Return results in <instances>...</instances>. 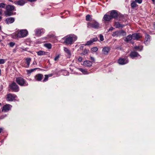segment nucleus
<instances>
[{"instance_id":"f257e3e1","label":"nucleus","mask_w":155,"mask_h":155,"mask_svg":"<svg viewBox=\"0 0 155 155\" xmlns=\"http://www.w3.org/2000/svg\"><path fill=\"white\" fill-rule=\"evenodd\" d=\"M28 34V31L26 29H22L12 34V36L13 38L15 39L21 38L26 36Z\"/></svg>"},{"instance_id":"f03ea898","label":"nucleus","mask_w":155,"mask_h":155,"mask_svg":"<svg viewBox=\"0 0 155 155\" xmlns=\"http://www.w3.org/2000/svg\"><path fill=\"white\" fill-rule=\"evenodd\" d=\"M64 43L67 45H71L77 39V37L74 35H68L63 39Z\"/></svg>"},{"instance_id":"7ed1b4c3","label":"nucleus","mask_w":155,"mask_h":155,"mask_svg":"<svg viewBox=\"0 0 155 155\" xmlns=\"http://www.w3.org/2000/svg\"><path fill=\"white\" fill-rule=\"evenodd\" d=\"M15 7L13 5H8L6 7V11L5 12L6 15L10 16L13 15L12 12L15 9Z\"/></svg>"},{"instance_id":"20e7f679","label":"nucleus","mask_w":155,"mask_h":155,"mask_svg":"<svg viewBox=\"0 0 155 155\" xmlns=\"http://www.w3.org/2000/svg\"><path fill=\"white\" fill-rule=\"evenodd\" d=\"M126 33L123 30L117 31L113 33L112 36L114 37L124 36L126 35Z\"/></svg>"},{"instance_id":"39448f33","label":"nucleus","mask_w":155,"mask_h":155,"mask_svg":"<svg viewBox=\"0 0 155 155\" xmlns=\"http://www.w3.org/2000/svg\"><path fill=\"white\" fill-rule=\"evenodd\" d=\"M99 24L96 21L88 22L87 23V27L89 28L98 29L99 28Z\"/></svg>"},{"instance_id":"423d86ee","label":"nucleus","mask_w":155,"mask_h":155,"mask_svg":"<svg viewBox=\"0 0 155 155\" xmlns=\"http://www.w3.org/2000/svg\"><path fill=\"white\" fill-rule=\"evenodd\" d=\"M16 81L18 84L21 86H27L28 84L27 83H26L25 81L21 78L18 77L16 78Z\"/></svg>"},{"instance_id":"0eeeda50","label":"nucleus","mask_w":155,"mask_h":155,"mask_svg":"<svg viewBox=\"0 0 155 155\" xmlns=\"http://www.w3.org/2000/svg\"><path fill=\"white\" fill-rule=\"evenodd\" d=\"M10 88L15 92H18L19 90L18 86L15 82H12L9 85Z\"/></svg>"},{"instance_id":"6e6552de","label":"nucleus","mask_w":155,"mask_h":155,"mask_svg":"<svg viewBox=\"0 0 155 155\" xmlns=\"http://www.w3.org/2000/svg\"><path fill=\"white\" fill-rule=\"evenodd\" d=\"M12 106L9 104H6L4 105L2 108V111L4 112H6L9 110Z\"/></svg>"},{"instance_id":"1a4fd4ad","label":"nucleus","mask_w":155,"mask_h":155,"mask_svg":"<svg viewBox=\"0 0 155 155\" xmlns=\"http://www.w3.org/2000/svg\"><path fill=\"white\" fill-rule=\"evenodd\" d=\"M117 62L120 64L124 65L127 63L128 62V60L126 58H119L117 61Z\"/></svg>"},{"instance_id":"9d476101","label":"nucleus","mask_w":155,"mask_h":155,"mask_svg":"<svg viewBox=\"0 0 155 155\" xmlns=\"http://www.w3.org/2000/svg\"><path fill=\"white\" fill-rule=\"evenodd\" d=\"M16 97V95L9 94L7 95V100L8 101H12Z\"/></svg>"},{"instance_id":"9b49d317","label":"nucleus","mask_w":155,"mask_h":155,"mask_svg":"<svg viewBox=\"0 0 155 155\" xmlns=\"http://www.w3.org/2000/svg\"><path fill=\"white\" fill-rule=\"evenodd\" d=\"M35 34L36 35L40 36L44 32V29L43 28L41 29H37L35 31Z\"/></svg>"},{"instance_id":"f8f14e48","label":"nucleus","mask_w":155,"mask_h":155,"mask_svg":"<svg viewBox=\"0 0 155 155\" xmlns=\"http://www.w3.org/2000/svg\"><path fill=\"white\" fill-rule=\"evenodd\" d=\"M15 18L12 17H9L6 18L5 20L7 24H9L13 23L15 21Z\"/></svg>"},{"instance_id":"ddd939ff","label":"nucleus","mask_w":155,"mask_h":155,"mask_svg":"<svg viewBox=\"0 0 155 155\" xmlns=\"http://www.w3.org/2000/svg\"><path fill=\"white\" fill-rule=\"evenodd\" d=\"M112 19L113 18H115L118 16V14L115 10H112L110 13V15Z\"/></svg>"},{"instance_id":"4468645a","label":"nucleus","mask_w":155,"mask_h":155,"mask_svg":"<svg viewBox=\"0 0 155 155\" xmlns=\"http://www.w3.org/2000/svg\"><path fill=\"white\" fill-rule=\"evenodd\" d=\"M13 3L15 5L20 6H22L25 3V2L24 0H19L18 1H15Z\"/></svg>"},{"instance_id":"2eb2a0df","label":"nucleus","mask_w":155,"mask_h":155,"mask_svg":"<svg viewBox=\"0 0 155 155\" xmlns=\"http://www.w3.org/2000/svg\"><path fill=\"white\" fill-rule=\"evenodd\" d=\"M111 19L110 15L107 14L105 15L103 18V20L106 21H110Z\"/></svg>"},{"instance_id":"dca6fc26","label":"nucleus","mask_w":155,"mask_h":155,"mask_svg":"<svg viewBox=\"0 0 155 155\" xmlns=\"http://www.w3.org/2000/svg\"><path fill=\"white\" fill-rule=\"evenodd\" d=\"M133 40H138L141 37L140 34L139 33H134L132 35Z\"/></svg>"},{"instance_id":"f3484780","label":"nucleus","mask_w":155,"mask_h":155,"mask_svg":"<svg viewBox=\"0 0 155 155\" xmlns=\"http://www.w3.org/2000/svg\"><path fill=\"white\" fill-rule=\"evenodd\" d=\"M84 65L86 67H89L92 66V63L91 61L87 60L84 62Z\"/></svg>"},{"instance_id":"a211bd4d","label":"nucleus","mask_w":155,"mask_h":155,"mask_svg":"<svg viewBox=\"0 0 155 155\" xmlns=\"http://www.w3.org/2000/svg\"><path fill=\"white\" fill-rule=\"evenodd\" d=\"M43 76L42 74H38L35 76V78L36 81H40L42 80Z\"/></svg>"},{"instance_id":"6ab92c4d","label":"nucleus","mask_w":155,"mask_h":155,"mask_svg":"<svg viewBox=\"0 0 155 155\" xmlns=\"http://www.w3.org/2000/svg\"><path fill=\"white\" fill-rule=\"evenodd\" d=\"M110 50V48L108 47H106L103 48L102 52L103 54H107Z\"/></svg>"},{"instance_id":"aec40b11","label":"nucleus","mask_w":155,"mask_h":155,"mask_svg":"<svg viewBox=\"0 0 155 155\" xmlns=\"http://www.w3.org/2000/svg\"><path fill=\"white\" fill-rule=\"evenodd\" d=\"M150 35H149L147 34L146 35L145 40L144 41L145 44L147 45L149 43L150 41Z\"/></svg>"},{"instance_id":"412c9836","label":"nucleus","mask_w":155,"mask_h":155,"mask_svg":"<svg viewBox=\"0 0 155 155\" xmlns=\"http://www.w3.org/2000/svg\"><path fill=\"white\" fill-rule=\"evenodd\" d=\"M64 50L67 54V57L70 58L71 55V54L70 50L66 47H64Z\"/></svg>"},{"instance_id":"4be33fe9","label":"nucleus","mask_w":155,"mask_h":155,"mask_svg":"<svg viewBox=\"0 0 155 155\" xmlns=\"http://www.w3.org/2000/svg\"><path fill=\"white\" fill-rule=\"evenodd\" d=\"M114 26L116 28H123L124 26V25H122L120 24L119 22H115L114 25Z\"/></svg>"},{"instance_id":"5701e85b","label":"nucleus","mask_w":155,"mask_h":155,"mask_svg":"<svg viewBox=\"0 0 155 155\" xmlns=\"http://www.w3.org/2000/svg\"><path fill=\"white\" fill-rule=\"evenodd\" d=\"M139 55L138 53L134 51L132 52L130 54V56L132 58L137 57Z\"/></svg>"},{"instance_id":"b1692460","label":"nucleus","mask_w":155,"mask_h":155,"mask_svg":"<svg viewBox=\"0 0 155 155\" xmlns=\"http://www.w3.org/2000/svg\"><path fill=\"white\" fill-rule=\"evenodd\" d=\"M26 63L27 64L26 65H25V67L26 68H28L30 65V62L31 61V59L30 58H27L25 59Z\"/></svg>"},{"instance_id":"393cba45","label":"nucleus","mask_w":155,"mask_h":155,"mask_svg":"<svg viewBox=\"0 0 155 155\" xmlns=\"http://www.w3.org/2000/svg\"><path fill=\"white\" fill-rule=\"evenodd\" d=\"M133 39L132 35H129L127 37H126L124 41L127 42H128L132 39Z\"/></svg>"},{"instance_id":"a878e982","label":"nucleus","mask_w":155,"mask_h":155,"mask_svg":"<svg viewBox=\"0 0 155 155\" xmlns=\"http://www.w3.org/2000/svg\"><path fill=\"white\" fill-rule=\"evenodd\" d=\"M130 6L132 8H134L137 7L138 5L136 4V2L134 1L131 3Z\"/></svg>"},{"instance_id":"bb28decb","label":"nucleus","mask_w":155,"mask_h":155,"mask_svg":"<svg viewBox=\"0 0 155 155\" xmlns=\"http://www.w3.org/2000/svg\"><path fill=\"white\" fill-rule=\"evenodd\" d=\"M79 70L81 72L84 74H88L89 73L87 72V71L85 69H83L82 68H80Z\"/></svg>"},{"instance_id":"cd10ccee","label":"nucleus","mask_w":155,"mask_h":155,"mask_svg":"<svg viewBox=\"0 0 155 155\" xmlns=\"http://www.w3.org/2000/svg\"><path fill=\"white\" fill-rule=\"evenodd\" d=\"M38 55H45V52L42 51H40L37 52Z\"/></svg>"},{"instance_id":"c85d7f7f","label":"nucleus","mask_w":155,"mask_h":155,"mask_svg":"<svg viewBox=\"0 0 155 155\" xmlns=\"http://www.w3.org/2000/svg\"><path fill=\"white\" fill-rule=\"evenodd\" d=\"M44 46L48 49H51V45L50 43L45 44Z\"/></svg>"},{"instance_id":"c756f323","label":"nucleus","mask_w":155,"mask_h":155,"mask_svg":"<svg viewBox=\"0 0 155 155\" xmlns=\"http://www.w3.org/2000/svg\"><path fill=\"white\" fill-rule=\"evenodd\" d=\"M134 48L136 49H139L141 51L143 49V47L142 46H136L134 47Z\"/></svg>"},{"instance_id":"7c9ffc66","label":"nucleus","mask_w":155,"mask_h":155,"mask_svg":"<svg viewBox=\"0 0 155 155\" xmlns=\"http://www.w3.org/2000/svg\"><path fill=\"white\" fill-rule=\"evenodd\" d=\"M89 50L87 49H85L84 52L81 54L82 55H85L88 53Z\"/></svg>"},{"instance_id":"2f4dec72","label":"nucleus","mask_w":155,"mask_h":155,"mask_svg":"<svg viewBox=\"0 0 155 155\" xmlns=\"http://www.w3.org/2000/svg\"><path fill=\"white\" fill-rule=\"evenodd\" d=\"M98 50V48L96 47H94L92 48L91 49V51H92L93 52H96Z\"/></svg>"},{"instance_id":"473e14b6","label":"nucleus","mask_w":155,"mask_h":155,"mask_svg":"<svg viewBox=\"0 0 155 155\" xmlns=\"http://www.w3.org/2000/svg\"><path fill=\"white\" fill-rule=\"evenodd\" d=\"M91 18V16L90 15H88L86 17V20L87 21H89Z\"/></svg>"},{"instance_id":"72a5a7b5","label":"nucleus","mask_w":155,"mask_h":155,"mask_svg":"<svg viewBox=\"0 0 155 155\" xmlns=\"http://www.w3.org/2000/svg\"><path fill=\"white\" fill-rule=\"evenodd\" d=\"M48 75H45V78L43 81L44 82L46 81H47L48 80Z\"/></svg>"},{"instance_id":"f704fd0d","label":"nucleus","mask_w":155,"mask_h":155,"mask_svg":"<svg viewBox=\"0 0 155 155\" xmlns=\"http://www.w3.org/2000/svg\"><path fill=\"white\" fill-rule=\"evenodd\" d=\"M92 43V41L91 40L90 41H88L85 45H89L91 44Z\"/></svg>"},{"instance_id":"c9c22d12","label":"nucleus","mask_w":155,"mask_h":155,"mask_svg":"<svg viewBox=\"0 0 155 155\" xmlns=\"http://www.w3.org/2000/svg\"><path fill=\"white\" fill-rule=\"evenodd\" d=\"M5 4L3 3H0V7L4 8H5Z\"/></svg>"},{"instance_id":"e433bc0d","label":"nucleus","mask_w":155,"mask_h":155,"mask_svg":"<svg viewBox=\"0 0 155 155\" xmlns=\"http://www.w3.org/2000/svg\"><path fill=\"white\" fill-rule=\"evenodd\" d=\"M100 40L101 41H102L104 40V37L103 35H99Z\"/></svg>"},{"instance_id":"4c0bfd02","label":"nucleus","mask_w":155,"mask_h":155,"mask_svg":"<svg viewBox=\"0 0 155 155\" xmlns=\"http://www.w3.org/2000/svg\"><path fill=\"white\" fill-rule=\"evenodd\" d=\"M5 62V61L4 59H0V64H3Z\"/></svg>"},{"instance_id":"58836bf2","label":"nucleus","mask_w":155,"mask_h":155,"mask_svg":"<svg viewBox=\"0 0 155 155\" xmlns=\"http://www.w3.org/2000/svg\"><path fill=\"white\" fill-rule=\"evenodd\" d=\"M60 55L58 54V55H57L54 58V60L55 61H57L58 60V59L60 57Z\"/></svg>"},{"instance_id":"ea45409f","label":"nucleus","mask_w":155,"mask_h":155,"mask_svg":"<svg viewBox=\"0 0 155 155\" xmlns=\"http://www.w3.org/2000/svg\"><path fill=\"white\" fill-rule=\"evenodd\" d=\"M15 45V43L13 42H11L9 43V45L10 47H13Z\"/></svg>"},{"instance_id":"a19ab883","label":"nucleus","mask_w":155,"mask_h":155,"mask_svg":"<svg viewBox=\"0 0 155 155\" xmlns=\"http://www.w3.org/2000/svg\"><path fill=\"white\" fill-rule=\"evenodd\" d=\"M97 40L98 38H97V37L94 38L92 39H91L92 41V43L94 42L97 41Z\"/></svg>"},{"instance_id":"79ce46f5","label":"nucleus","mask_w":155,"mask_h":155,"mask_svg":"<svg viewBox=\"0 0 155 155\" xmlns=\"http://www.w3.org/2000/svg\"><path fill=\"white\" fill-rule=\"evenodd\" d=\"M135 1L136 3H137L138 4H141L142 2V0H135Z\"/></svg>"},{"instance_id":"37998d69","label":"nucleus","mask_w":155,"mask_h":155,"mask_svg":"<svg viewBox=\"0 0 155 155\" xmlns=\"http://www.w3.org/2000/svg\"><path fill=\"white\" fill-rule=\"evenodd\" d=\"M6 117V115L5 114L0 116V120L4 119Z\"/></svg>"},{"instance_id":"c03bdc74","label":"nucleus","mask_w":155,"mask_h":155,"mask_svg":"<svg viewBox=\"0 0 155 155\" xmlns=\"http://www.w3.org/2000/svg\"><path fill=\"white\" fill-rule=\"evenodd\" d=\"M90 59L93 62H94L95 61L94 58L92 57H90Z\"/></svg>"},{"instance_id":"a18cd8bd","label":"nucleus","mask_w":155,"mask_h":155,"mask_svg":"<svg viewBox=\"0 0 155 155\" xmlns=\"http://www.w3.org/2000/svg\"><path fill=\"white\" fill-rule=\"evenodd\" d=\"M114 28L113 27H111L108 30V31H111L114 29Z\"/></svg>"},{"instance_id":"49530a36","label":"nucleus","mask_w":155,"mask_h":155,"mask_svg":"<svg viewBox=\"0 0 155 155\" xmlns=\"http://www.w3.org/2000/svg\"><path fill=\"white\" fill-rule=\"evenodd\" d=\"M78 61L79 62H81L82 61V58L81 57H79L78 58Z\"/></svg>"},{"instance_id":"de8ad7c7","label":"nucleus","mask_w":155,"mask_h":155,"mask_svg":"<svg viewBox=\"0 0 155 155\" xmlns=\"http://www.w3.org/2000/svg\"><path fill=\"white\" fill-rule=\"evenodd\" d=\"M26 71H27V73L28 74H30L31 73L30 71V70H26Z\"/></svg>"},{"instance_id":"09e8293b","label":"nucleus","mask_w":155,"mask_h":155,"mask_svg":"<svg viewBox=\"0 0 155 155\" xmlns=\"http://www.w3.org/2000/svg\"><path fill=\"white\" fill-rule=\"evenodd\" d=\"M37 69V68H34V69H32L30 70V71H31V72H32L33 71H35V70Z\"/></svg>"},{"instance_id":"8fccbe9b","label":"nucleus","mask_w":155,"mask_h":155,"mask_svg":"<svg viewBox=\"0 0 155 155\" xmlns=\"http://www.w3.org/2000/svg\"><path fill=\"white\" fill-rule=\"evenodd\" d=\"M36 0H28V1L29 2H35V1H36Z\"/></svg>"},{"instance_id":"3c124183","label":"nucleus","mask_w":155,"mask_h":155,"mask_svg":"<svg viewBox=\"0 0 155 155\" xmlns=\"http://www.w3.org/2000/svg\"><path fill=\"white\" fill-rule=\"evenodd\" d=\"M3 130V129L2 128H0V134L1 133Z\"/></svg>"},{"instance_id":"603ef678","label":"nucleus","mask_w":155,"mask_h":155,"mask_svg":"<svg viewBox=\"0 0 155 155\" xmlns=\"http://www.w3.org/2000/svg\"><path fill=\"white\" fill-rule=\"evenodd\" d=\"M152 1L153 2V3L154 4H155V0H152Z\"/></svg>"},{"instance_id":"864d4df0","label":"nucleus","mask_w":155,"mask_h":155,"mask_svg":"<svg viewBox=\"0 0 155 155\" xmlns=\"http://www.w3.org/2000/svg\"><path fill=\"white\" fill-rule=\"evenodd\" d=\"M9 2H13V1H12V0H9Z\"/></svg>"},{"instance_id":"5fc2aeb1","label":"nucleus","mask_w":155,"mask_h":155,"mask_svg":"<svg viewBox=\"0 0 155 155\" xmlns=\"http://www.w3.org/2000/svg\"><path fill=\"white\" fill-rule=\"evenodd\" d=\"M1 105V103H0V106Z\"/></svg>"}]
</instances>
